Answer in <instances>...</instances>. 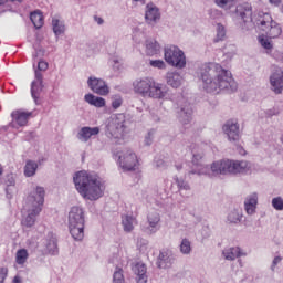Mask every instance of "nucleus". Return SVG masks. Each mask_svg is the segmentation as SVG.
<instances>
[{
	"label": "nucleus",
	"instance_id": "50",
	"mask_svg": "<svg viewBox=\"0 0 283 283\" xmlns=\"http://www.w3.org/2000/svg\"><path fill=\"white\" fill-rule=\"evenodd\" d=\"M94 20L97 22L98 25L104 24V20L102 18L94 17Z\"/></svg>",
	"mask_w": 283,
	"mask_h": 283
},
{
	"label": "nucleus",
	"instance_id": "51",
	"mask_svg": "<svg viewBox=\"0 0 283 283\" xmlns=\"http://www.w3.org/2000/svg\"><path fill=\"white\" fill-rule=\"evenodd\" d=\"M3 175V167L0 165V177Z\"/></svg>",
	"mask_w": 283,
	"mask_h": 283
},
{
	"label": "nucleus",
	"instance_id": "42",
	"mask_svg": "<svg viewBox=\"0 0 283 283\" xmlns=\"http://www.w3.org/2000/svg\"><path fill=\"white\" fill-rule=\"evenodd\" d=\"M123 105V98L122 97H116L112 101V108L117 111L118 108H120Z\"/></svg>",
	"mask_w": 283,
	"mask_h": 283
},
{
	"label": "nucleus",
	"instance_id": "22",
	"mask_svg": "<svg viewBox=\"0 0 283 283\" xmlns=\"http://www.w3.org/2000/svg\"><path fill=\"white\" fill-rule=\"evenodd\" d=\"M137 224H138V220L136 217L129 216V214L122 216V226H123L124 232L126 233L133 232L135 229V226Z\"/></svg>",
	"mask_w": 283,
	"mask_h": 283
},
{
	"label": "nucleus",
	"instance_id": "11",
	"mask_svg": "<svg viewBox=\"0 0 283 283\" xmlns=\"http://www.w3.org/2000/svg\"><path fill=\"white\" fill-rule=\"evenodd\" d=\"M87 85L90 90L96 95L108 96L111 93L109 86L102 78L88 77Z\"/></svg>",
	"mask_w": 283,
	"mask_h": 283
},
{
	"label": "nucleus",
	"instance_id": "43",
	"mask_svg": "<svg viewBox=\"0 0 283 283\" xmlns=\"http://www.w3.org/2000/svg\"><path fill=\"white\" fill-rule=\"evenodd\" d=\"M8 273H9V269L8 268H0V283H4L7 276H8Z\"/></svg>",
	"mask_w": 283,
	"mask_h": 283
},
{
	"label": "nucleus",
	"instance_id": "52",
	"mask_svg": "<svg viewBox=\"0 0 283 283\" xmlns=\"http://www.w3.org/2000/svg\"><path fill=\"white\" fill-rule=\"evenodd\" d=\"M11 2H19V3H21L22 2V0H10Z\"/></svg>",
	"mask_w": 283,
	"mask_h": 283
},
{
	"label": "nucleus",
	"instance_id": "18",
	"mask_svg": "<svg viewBox=\"0 0 283 283\" xmlns=\"http://www.w3.org/2000/svg\"><path fill=\"white\" fill-rule=\"evenodd\" d=\"M145 20L148 24H155L160 20L159 9L154 3L147 4Z\"/></svg>",
	"mask_w": 283,
	"mask_h": 283
},
{
	"label": "nucleus",
	"instance_id": "44",
	"mask_svg": "<svg viewBox=\"0 0 283 283\" xmlns=\"http://www.w3.org/2000/svg\"><path fill=\"white\" fill-rule=\"evenodd\" d=\"M49 70V63L45 61H39L38 63V71L46 72Z\"/></svg>",
	"mask_w": 283,
	"mask_h": 283
},
{
	"label": "nucleus",
	"instance_id": "10",
	"mask_svg": "<svg viewBox=\"0 0 283 283\" xmlns=\"http://www.w3.org/2000/svg\"><path fill=\"white\" fill-rule=\"evenodd\" d=\"M118 160L122 169L127 171L135 170L139 164L136 153H134L132 149H126L122 153V155H118Z\"/></svg>",
	"mask_w": 283,
	"mask_h": 283
},
{
	"label": "nucleus",
	"instance_id": "27",
	"mask_svg": "<svg viewBox=\"0 0 283 283\" xmlns=\"http://www.w3.org/2000/svg\"><path fill=\"white\" fill-rule=\"evenodd\" d=\"M171 264L170 252L161 251L158 256L157 265L159 269H167Z\"/></svg>",
	"mask_w": 283,
	"mask_h": 283
},
{
	"label": "nucleus",
	"instance_id": "54",
	"mask_svg": "<svg viewBox=\"0 0 283 283\" xmlns=\"http://www.w3.org/2000/svg\"><path fill=\"white\" fill-rule=\"evenodd\" d=\"M184 189L188 190V189H189V186H188V185H185V186H184Z\"/></svg>",
	"mask_w": 283,
	"mask_h": 283
},
{
	"label": "nucleus",
	"instance_id": "39",
	"mask_svg": "<svg viewBox=\"0 0 283 283\" xmlns=\"http://www.w3.org/2000/svg\"><path fill=\"white\" fill-rule=\"evenodd\" d=\"M272 207L277 211H283V198L275 197L272 199Z\"/></svg>",
	"mask_w": 283,
	"mask_h": 283
},
{
	"label": "nucleus",
	"instance_id": "6",
	"mask_svg": "<svg viewBox=\"0 0 283 283\" xmlns=\"http://www.w3.org/2000/svg\"><path fill=\"white\" fill-rule=\"evenodd\" d=\"M69 231L75 241L84 239L85 212L83 208L73 206L67 217Z\"/></svg>",
	"mask_w": 283,
	"mask_h": 283
},
{
	"label": "nucleus",
	"instance_id": "45",
	"mask_svg": "<svg viewBox=\"0 0 283 283\" xmlns=\"http://www.w3.org/2000/svg\"><path fill=\"white\" fill-rule=\"evenodd\" d=\"M282 262V256H275L273 262H272V271L275 270V268L277 266L279 263Z\"/></svg>",
	"mask_w": 283,
	"mask_h": 283
},
{
	"label": "nucleus",
	"instance_id": "34",
	"mask_svg": "<svg viewBox=\"0 0 283 283\" xmlns=\"http://www.w3.org/2000/svg\"><path fill=\"white\" fill-rule=\"evenodd\" d=\"M226 38V28L222 24L217 25V38L214 40V43H219L220 41H223Z\"/></svg>",
	"mask_w": 283,
	"mask_h": 283
},
{
	"label": "nucleus",
	"instance_id": "8",
	"mask_svg": "<svg viewBox=\"0 0 283 283\" xmlns=\"http://www.w3.org/2000/svg\"><path fill=\"white\" fill-rule=\"evenodd\" d=\"M164 57L166 63L174 67L185 69L187 65L185 52L176 45L165 48Z\"/></svg>",
	"mask_w": 283,
	"mask_h": 283
},
{
	"label": "nucleus",
	"instance_id": "16",
	"mask_svg": "<svg viewBox=\"0 0 283 283\" xmlns=\"http://www.w3.org/2000/svg\"><path fill=\"white\" fill-rule=\"evenodd\" d=\"M99 127L84 126L77 133V139L82 143H87L90 138L99 135Z\"/></svg>",
	"mask_w": 283,
	"mask_h": 283
},
{
	"label": "nucleus",
	"instance_id": "19",
	"mask_svg": "<svg viewBox=\"0 0 283 283\" xmlns=\"http://www.w3.org/2000/svg\"><path fill=\"white\" fill-rule=\"evenodd\" d=\"M258 205H259L258 193H252L248 196L244 200V210L247 214L253 216L256 212Z\"/></svg>",
	"mask_w": 283,
	"mask_h": 283
},
{
	"label": "nucleus",
	"instance_id": "56",
	"mask_svg": "<svg viewBox=\"0 0 283 283\" xmlns=\"http://www.w3.org/2000/svg\"><path fill=\"white\" fill-rule=\"evenodd\" d=\"M134 2H139V0H134Z\"/></svg>",
	"mask_w": 283,
	"mask_h": 283
},
{
	"label": "nucleus",
	"instance_id": "53",
	"mask_svg": "<svg viewBox=\"0 0 283 283\" xmlns=\"http://www.w3.org/2000/svg\"><path fill=\"white\" fill-rule=\"evenodd\" d=\"M177 170H181L182 169V166L179 165V166H176Z\"/></svg>",
	"mask_w": 283,
	"mask_h": 283
},
{
	"label": "nucleus",
	"instance_id": "47",
	"mask_svg": "<svg viewBox=\"0 0 283 283\" xmlns=\"http://www.w3.org/2000/svg\"><path fill=\"white\" fill-rule=\"evenodd\" d=\"M7 178H8V180H7L8 187H12L15 185V180H14L13 176H8Z\"/></svg>",
	"mask_w": 283,
	"mask_h": 283
},
{
	"label": "nucleus",
	"instance_id": "24",
	"mask_svg": "<svg viewBox=\"0 0 283 283\" xmlns=\"http://www.w3.org/2000/svg\"><path fill=\"white\" fill-rule=\"evenodd\" d=\"M29 251L25 248H21L17 250L14 261L19 266H24L29 260Z\"/></svg>",
	"mask_w": 283,
	"mask_h": 283
},
{
	"label": "nucleus",
	"instance_id": "5",
	"mask_svg": "<svg viewBox=\"0 0 283 283\" xmlns=\"http://www.w3.org/2000/svg\"><path fill=\"white\" fill-rule=\"evenodd\" d=\"M44 197L45 190L43 187H36L35 190L28 196V203L31 206V209L28 216L21 220L23 228H32L35 224V218L41 213L44 205Z\"/></svg>",
	"mask_w": 283,
	"mask_h": 283
},
{
	"label": "nucleus",
	"instance_id": "30",
	"mask_svg": "<svg viewBox=\"0 0 283 283\" xmlns=\"http://www.w3.org/2000/svg\"><path fill=\"white\" fill-rule=\"evenodd\" d=\"M36 169L38 164L32 160H28L24 166V176L28 178L33 177L36 172Z\"/></svg>",
	"mask_w": 283,
	"mask_h": 283
},
{
	"label": "nucleus",
	"instance_id": "2",
	"mask_svg": "<svg viewBox=\"0 0 283 283\" xmlns=\"http://www.w3.org/2000/svg\"><path fill=\"white\" fill-rule=\"evenodd\" d=\"M203 156L201 154H195L192 157V165L198 169L191 171L192 175H209V176H219L227 174H247L251 170V164L247 160H219L212 163L210 170L211 174L208 172V166L202 165Z\"/></svg>",
	"mask_w": 283,
	"mask_h": 283
},
{
	"label": "nucleus",
	"instance_id": "46",
	"mask_svg": "<svg viewBox=\"0 0 283 283\" xmlns=\"http://www.w3.org/2000/svg\"><path fill=\"white\" fill-rule=\"evenodd\" d=\"M147 282H148L147 274H145V275H137V283H147Z\"/></svg>",
	"mask_w": 283,
	"mask_h": 283
},
{
	"label": "nucleus",
	"instance_id": "57",
	"mask_svg": "<svg viewBox=\"0 0 283 283\" xmlns=\"http://www.w3.org/2000/svg\"><path fill=\"white\" fill-rule=\"evenodd\" d=\"M282 142H283V137H282Z\"/></svg>",
	"mask_w": 283,
	"mask_h": 283
},
{
	"label": "nucleus",
	"instance_id": "31",
	"mask_svg": "<svg viewBox=\"0 0 283 283\" xmlns=\"http://www.w3.org/2000/svg\"><path fill=\"white\" fill-rule=\"evenodd\" d=\"M242 218H243L242 210H238V209L230 211L228 214V221L234 224L240 223L242 221Z\"/></svg>",
	"mask_w": 283,
	"mask_h": 283
},
{
	"label": "nucleus",
	"instance_id": "14",
	"mask_svg": "<svg viewBox=\"0 0 283 283\" xmlns=\"http://www.w3.org/2000/svg\"><path fill=\"white\" fill-rule=\"evenodd\" d=\"M270 83L272 86V91L275 94L283 93V70L277 69L270 77Z\"/></svg>",
	"mask_w": 283,
	"mask_h": 283
},
{
	"label": "nucleus",
	"instance_id": "23",
	"mask_svg": "<svg viewBox=\"0 0 283 283\" xmlns=\"http://www.w3.org/2000/svg\"><path fill=\"white\" fill-rule=\"evenodd\" d=\"M223 255L226 260L228 261H234L238 258L245 256L247 253H244L240 247L229 248L223 251Z\"/></svg>",
	"mask_w": 283,
	"mask_h": 283
},
{
	"label": "nucleus",
	"instance_id": "21",
	"mask_svg": "<svg viewBox=\"0 0 283 283\" xmlns=\"http://www.w3.org/2000/svg\"><path fill=\"white\" fill-rule=\"evenodd\" d=\"M84 101L95 108H104L106 107V99L104 97L95 96L94 94H85Z\"/></svg>",
	"mask_w": 283,
	"mask_h": 283
},
{
	"label": "nucleus",
	"instance_id": "41",
	"mask_svg": "<svg viewBox=\"0 0 283 283\" xmlns=\"http://www.w3.org/2000/svg\"><path fill=\"white\" fill-rule=\"evenodd\" d=\"M149 65L154 69L158 70H165L166 69V63L163 60H150Z\"/></svg>",
	"mask_w": 283,
	"mask_h": 283
},
{
	"label": "nucleus",
	"instance_id": "13",
	"mask_svg": "<svg viewBox=\"0 0 283 283\" xmlns=\"http://www.w3.org/2000/svg\"><path fill=\"white\" fill-rule=\"evenodd\" d=\"M34 81L31 83V96L34 101L39 99V95L43 90V74L41 71H34Z\"/></svg>",
	"mask_w": 283,
	"mask_h": 283
},
{
	"label": "nucleus",
	"instance_id": "37",
	"mask_svg": "<svg viewBox=\"0 0 283 283\" xmlns=\"http://www.w3.org/2000/svg\"><path fill=\"white\" fill-rule=\"evenodd\" d=\"M216 4L221 9H228L234 6V0H216Z\"/></svg>",
	"mask_w": 283,
	"mask_h": 283
},
{
	"label": "nucleus",
	"instance_id": "12",
	"mask_svg": "<svg viewBox=\"0 0 283 283\" xmlns=\"http://www.w3.org/2000/svg\"><path fill=\"white\" fill-rule=\"evenodd\" d=\"M223 132L230 142H238L240 139V126L237 120L230 119L223 125Z\"/></svg>",
	"mask_w": 283,
	"mask_h": 283
},
{
	"label": "nucleus",
	"instance_id": "32",
	"mask_svg": "<svg viewBox=\"0 0 283 283\" xmlns=\"http://www.w3.org/2000/svg\"><path fill=\"white\" fill-rule=\"evenodd\" d=\"M53 32L56 36L62 35L65 32V25L59 20H52Z\"/></svg>",
	"mask_w": 283,
	"mask_h": 283
},
{
	"label": "nucleus",
	"instance_id": "20",
	"mask_svg": "<svg viewBox=\"0 0 283 283\" xmlns=\"http://www.w3.org/2000/svg\"><path fill=\"white\" fill-rule=\"evenodd\" d=\"M147 220H148L149 227L145 228L144 232H146L147 234L156 233L158 231L157 227L160 222V214L158 212H150L147 216Z\"/></svg>",
	"mask_w": 283,
	"mask_h": 283
},
{
	"label": "nucleus",
	"instance_id": "33",
	"mask_svg": "<svg viewBox=\"0 0 283 283\" xmlns=\"http://www.w3.org/2000/svg\"><path fill=\"white\" fill-rule=\"evenodd\" d=\"M113 283H125L124 270L122 268H116L113 274Z\"/></svg>",
	"mask_w": 283,
	"mask_h": 283
},
{
	"label": "nucleus",
	"instance_id": "17",
	"mask_svg": "<svg viewBox=\"0 0 283 283\" xmlns=\"http://www.w3.org/2000/svg\"><path fill=\"white\" fill-rule=\"evenodd\" d=\"M32 116L31 112H24L21 109L13 111L11 113V118L12 120L19 126V127H24L28 125V122L30 117Z\"/></svg>",
	"mask_w": 283,
	"mask_h": 283
},
{
	"label": "nucleus",
	"instance_id": "36",
	"mask_svg": "<svg viewBox=\"0 0 283 283\" xmlns=\"http://www.w3.org/2000/svg\"><path fill=\"white\" fill-rule=\"evenodd\" d=\"M181 113L184 114V118H186L187 122H190L193 109L190 104H186L185 107L181 108Z\"/></svg>",
	"mask_w": 283,
	"mask_h": 283
},
{
	"label": "nucleus",
	"instance_id": "4",
	"mask_svg": "<svg viewBox=\"0 0 283 283\" xmlns=\"http://www.w3.org/2000/svg\"><path fill=\"white\" fill-rule=\"evenodd\" d=\"M134 92L142 97L165 99L169 95V87L164 83L156 82L153 77H143L134 81Z\"/></svg>",
	"mask_w": 283,
	"mask_h": 283
},
{
	"label": "nucleus",
	"instance_id": "38",
	"mask_svg": "<svg viewBox=\"0 0 283 283\" xmlns=\"http://www.w3.org/2000/svg\"><path fill=\"white\" fill-rule=\"evenodd\" d=\"M259 42L264 50H273V44L264 35L259 36Z\"/></svg>",
	"mask_w": 283,
	"mask_h": 283
},
{
	"label": "nucleus",
	"instance_id": "15",
	"mask_svg": "<svg viewBox=\"0 0 283 283\" xmlns=\"http://www.w3.org/2000/svg\"><path fill=\"white\" fill-rule=\"evenodd\" d=\"M237 14L244 23H253V8L250 3H243L238 6Z\"/></svg>",
	"mask_w": 283,
	"mask_h": 283
},
{
	"label": "nucleus",
	"instance_id": "29",
	"mask_svg": "<svg viewBox=\"0 0 283 283\" xmlns=\"http://www.w3.org/2000/svg\"><path fill=\"white\" fill-rule=\"evenodd\" d=\"M159 51H160V45L157 41L146 42V54L148 56L157 55Z\"/></svg>",
	"mask_w": 283,
	"mask_h": 283
},
{
	"label": "nucleus",
	"instance_id": "26",
	"mask_svg": "<svg viewBox=\"0 0 283 283\" xmlns=\"http://www.w3.org/2000/svg\"><path fill=\"white\" fill-rule=\"evenodd\" d=\"M30 21L32 22L33 27L39 30L44 25V17L43 13L40 11L31 12Z\"/></svg>",
	"mask_w": 283,
	"mask_h": 283
},
{
	"label": "nucleus",
	"instance_id": "40",
	"mask_svg": "<svg viewBox=\"0 0 283 283\" xmlns=\"http://www.w3.org/2000/svg\"><path fill=\"white\" fill-rule=\"evenodd\" d=\"M135 274L137 276L146 275L147 274V266L144 263H137L135 265Z\"/></svg>",
	"mask_w": 283,
	"mask_h": 283
},
{
	"label": "nucleus",
	"instance_id": "55",
	"mask_svg": "<svg viewBox=\"0 0 283 283\" xmlns=\"http://www.w3.org/2000/svg\"><path fill=\"white\" fill-rule=\"evenodd\" d=\"M4 4V0H0V6Z\"/></svg>",
	"mask_w": 283,
	"mask_h": 283
},
{
	"label": "nucleus",
	"instance_id": "3",
	"mask_svg": "<svg viewBox=\"0 0 283 283\" xmlns=\"http://www.w3.org/2000/svg\"><path fill=\"white\" fill-rule=\"evenodd\" d=\"M73 182L77 192L90 201H96L104 195L103 184L99 177L86 170L75 172Z\"/></svg>",
	"mask_w": 283,
	"mask_h": 283
},
{
	"label": "nucleus",
	"instance_id": "7",
	"mask_svg": "<svg viewBox=\"0 0 283 283\" xmlns=\"http://www.w3.org/2000/svg\"><path fill=\"white\" fill-rule=\"evenodd\" d=\"M258 17V25L262 28L268 39L275 40L282 35L283 30L281 25L273 20L270 13L259 12Z\"/></svg>",
	"mask_w": 283,
	"mask_h": 283
},
{
	"label": "nucleus",
	"instance_id": "25",
	"mask_svg": "<svg viewBox=\"0 0 283 283\" xmlns=\"http://www.w3.org/2000/svg\"><path fill=\"white\" fill-rule=\"evenodd\" d=\"M182 76L177 72H170L167 74V84L172 88H178L181 85Z\"/></svg>",
	"mask_w": 283,
	"mask_h": 283
},
{
	"label": "nucleus",
	"instance_id": "1",
	"mask_svg": "<svg viewBox=\"0 0 283 283\" xmlns=\"http://www.w3.org/2000/svg\"><path fill=\"white\" fill-rule=\"evenodd\" d=\"M200 76L207 93L220 94L221 92L234 93L238 91V83L232 73L220 64L202 65Z\"/></svg>",
	"mask_w": 283,
	"mask_h": 283
},
{
	"label": "nucleus",
	"instance_id": "49",
	"mask_svg": "<svg viewBox=\"0 0 283 283\" xmlns=\"http://www.w3.org/2000/svg\"><path fill=\"white\" fill-rule=\"evenodd\" d=\"M12 283H22V277L20 275H14Z\"/></svg>",
	"mask_w": 283,
	"mask_h": 283
},
{
	"label": "nucleus",
	"instance_id": "48",
	"mask_svg": "<svg viewBox=\"0 0 283 283\" xmlns=\"http://www.w3.org/2000/svg\"><path fill=\"white\" fill-rule=\"evenodd\" d=\"M269 3L271 6H274V7L279 8L282 4V0H269Z\"/></svg>",
	"mask_w": 283,
	"mask_h": 283
},
{
	"label": "nucleus",
	"instance_id": "28",
	"mask_svg": "<svg viewBox=\"0 0 283 283\" xmlns=\"http://www.w3.org/2000/svg\"><path fill=\"white\" fill-rule=\"evenodd\" d=\"M45 248H46V251H48L49 254H51V255L57 254V252H59V250H57V239L53 233L49 234V239H48Z\"/></svg>",
	"mask_w": 283,
	"mask_h": 283
},
{
	"label": "nucleus",
	"instance_id": "35",
	"mask_svg": "<svg viewBox=\"0 0 283 283\" xmlns=\"http://www.w3.org/2000/svg\"><path fill=\"white\" fill-rule=\"evenodd\" d=\"M180 251L182 254H189L191 252V242L188 239H182Z\"/></svg>",
	"mask_w": 283,
	"mask_h": 283
},
{
	"label": "nucleus",
	"instance_id": "9",
	"mask_svg": "<svg viewBox=\"0 0 283 283\" xmlns=\"http://www.w3.org/2000/svg\"><path fill=\"white\" fill-rule=\"evenodd\" d=\"M107 132L114 139H124L127 134L125 115L118 114L112 117L107 124Z\"/></svg>",
	"mask_w": 283,
	"mask_h": 283
}]
</instances>
